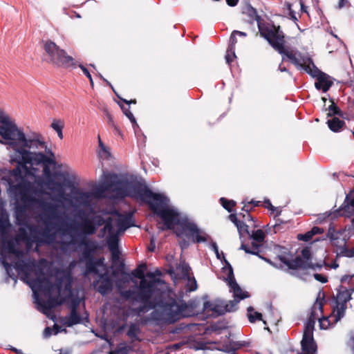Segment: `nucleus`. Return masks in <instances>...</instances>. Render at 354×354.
<instances>
[{"label": "nucleus", "mask_w": 354, "mask_h": 354, "mask_svg": "<svg viewBox=\"0 0 354 354\" xmlns=\"http://www.w3.org/2000/svg\"><path fill=\"white\" fill-rule=\"evenodd\" d=\"M12 149V158L17 167L10 171L2 180L7 183L8 190L19 196L27 207L38 205L41 219L49 224L59 216L58 202L66 201L62 183L56 182L50 166L55 165V156L39 136L32 138H24Z\"/></svg>", "instance_id": "1"}, {"label": "nucleus", "mask_w": 354, "mask_h": 354, "mask_svg": "<svg viewBox=\"0 0 354 354\" xmlns=\"http://www.w3.org/2000/svg\"><path fill=\"white\" fill-rule=\"evenodd\" d=\"M19 245L17 239L10 238L2 230L0 251L3 258L2 263L7 273L11 277L10 271L12 264L7 261L6 258L12 255L15 258L14 268L21 276V279L31 288L35 303L44 314H48L52 308L67 302L71 313L62 318L63 325L71 327L80 323L81 317L77 309L81 299L73 297V277L70 271L59 270L53 276L50 273V262L44 259L36 262Z\"/></svg>", "instance_id": "2"}, {"label": "nucleus", "mask_w": 354, "mask_h": 354, "mask_svg": "<svg viewBox=\"0 0 354 354\" xmlns=\"http://www.w3.org/2000/svg\"><path fill=\"white\" fill-rule=\"evenodd\" d=\"M94 194L98 198H122L129 196L147 203L162 220L164 224L162 230L174 229L180 224V214L176 208L167 205L168 198L161 194L153 193L142 181L129 180L115 174H109L106 176L105 180L95 188Z\"/></svg>", "instance_id": "3"}, {"label": "nucleus", "mask_w": 354, "mask_h": 354, "mask_svg": "<svg viewBox=\"0 0 354 354\" xmlns=\"http://www.w3.org/2000/svg\"><path fill=\"white\" fill-rule=\"evenodd\" d=\"M62 214L59 211V218L58 219H53L49 224H44L46 227L38 234L34 237V242H37V245L41 243L52 244L54 243L57 237V234L59 233L62 235L68 234L71 236V239L68 242H63L57 247L63 252H68L72 245L76 244L75 236H82L86 235L93 234L96 232V227L88 218L82 219V221L77 222L75 221H71L66 224H61L58 227H53V222L55 221H59L62 218Z\"/></svg>", "instance_id": "4"}, {"label": "nucleus", "mask_w": 354, "mask_h": 354, "mask_svg": "<svg viewBox=\"0 0 354 354\" xmlns=\"http://www.w3.org/2000/svg\"><path fill=\"white\" fill-rule=\"evenodd\" d=\"M131 226H134L131 213H113L106 219L100 234L102 237L106 236V243L113 261H118L120 257L119 236Z\"/></svg>", "instance_id": "5"}, {"label": "nucleus", "mask_w": 354, "mask_h": 354, "mask_svg": "<svg viewBox=\"0 0 354 354\" xmlns=\"http://www.w3.org/2000/svg\"><path fill=\"white\" fill-rule=\"evenodd\" d=\"M259 245L252 243L251 247H249L245 244H242L241 245V249L243 250L246 253L257 255L259 257ZM302 256L303 258L297 257L294 259H289L286 254L278 255L277 259L280 261L279 265L273 263L271 260L267 258L261 257V256L260 257L272 266L281 268L287 267L288 268L292 270L301 269L306 270L311 269L315 270L317 269H320L322 267V264L321 263H313L310 262V252L308 250H304L302 251Z\"/></svg>", "instance_id": "6"}, {"label": "nucleus", "mask_w": 354, "mask_h": 354, "mask_svg": "<svg viewBox=\"0 0 354 354\" xmlns=\"http://www.w3.org/2000/svg\"><path fill=\"white\" fill-rule=\"evenodd\" d=\"M82 260L85 261V276L94 273L100 277V279L94 281L93 286L102 295L107 294L112 289L113 284L108 275V269L104 264V259H95L93 257L91 251L86 250L82 253Z\"/></svg>", "instance_id": "7"}, {"label": "nucleus", "mask_w": 354, "mask_h": 354, "mask_svg": "<svg viewBox=\"0 0 354 354\" xmlns=\"http://www.w3.org/2000/svg\"><path fill=\"white\" fill-rule=\"evenodd\" d=\"M146 269L147 266L141 264L131 272L133 277L140 279L136 299L143 303H147L151 298L156 287L163 282L160 278H156V275L161 274L159 270L147 273L146 277L150 279L148 281L145 275Z\"/></svg>", "instance_id": "8"}, {"label": "nucleus", "mask_w": 354, "mask_h": 354, "mask_svg": "<svg viewBox=\"0 0 354 354\" xmlns=\"http://www.w3.org/2000/svg\"><path fill=\"white\" fill-rule=\"evenodd\" d=\"M0 136L2 144L12 149L24 141L26 136L23 129L19 127L14 120L0 109Z\"/></svg>", "instance_id": "9"}, {"label": "nucleus", "mask_w": 354, "mask_h": 354, "mask_svg": "<svg viewBox=\"0 0 354 354\" xmlns=\"http://www.w3.org/2000/svg\"><path fill=\"white\" fill-rule=\"evenodd\" d=\"M259 35L277 52L283 50V44L286 43L285 35L281 27L272 21H259Z\"/></svg>", "instance_id": "10"}, {"label": "nucleus", "mask_w": 354, "mask_h": 354, "mask_svg": "<svg viewBox=\"0 0 354 354\" xmlns=\"http://www.w3.org/2000/svg\"><path fill=\"white\" fill-rule=\"evenodd\" d=\"M44 49L48 62L65 68L77 66L74 59L68 55L66 51L61 49L55 42L50 40L44 41Z\"/></svg>", "instance_id": "11"}, {"label": "nucleus", "mask_w": 354, "mask_h": 354, "mask_svg": "<svg viewBox=\"0 0 354 354\" xmlns=\"http://www.w3.org/2000/svg\"><path fill=\"white\" fill-rule=\"evenodd\" d=\"M342 281L351 283L353 285V288L348 289L342 286L337 290V295L335 297V306L333 307L331 317H334L336 322L339 321L344 316L347 308V302L351 299V295L354 292V274L344 277Z\"/></svg>", "instance_id": "12"}, {"label": "nucleus", "mask_w": 354, "mask_h": 354, "mask_svg": "<svg viewBox=\"0 0 354 354\" xmlns=\"http://www.w3.org/2000/svg\"><path fill=\"white\" fill-rule=\"evenodd\" d=\"M187 308V305L183 301L177 302L176 300L173 299L169 303L162 304L160 306V309L156 310L153 312V314H156L160 310V317H156L155 315H153V317L157 319H161L171 323L178 320L181 317H185L187 315L185 312Z\"/></svg>", "instance_id": "13"}, {"label": "nucleus", "mask_w": 354, "mask_h": 354, "mask_svg": "<svg viewBox=\"0 0 354 354\" xmlns=\"http://www.w3.org/2000/svg\"><path fill=\"white\" fill-rule=\"evenodd\" d=\"M278 53L283 56V60L285 59V57H287L297 68L303 69L306 73L310 72V68L314 67V64L310 58L302 55L295 48H286L285 44H283V50Z\"/></svg>", "instance_id": "14"}, {"label": "nucleus", "mask_w": 354, "mask_h": 354, "mask_svg": "<svg viewBox=\"0 0 354 354\" xmlns=\"http://www.w3.org/2000/svg\"><path fill=\"white\" fill-rule=\"evenodd\" d=\"M229 286L230 287L231 291L233 292L234 299L232 301H230L227 304H225L223 309L218 310L220 314H223L225 312H231L234 311L236 308L237 304L241 299H244L245 298L249 297L248 292L242 290V289L239 287V286L236 283L234 279L233 271L231 266H230L229 269Z\"/></svg>", "instance_id": "15"}, {"label": "nucleus", "mask_w": 354, "mask_h": 354, "mask_svg": "<svg viewBox=\"0 0 354 354\" xmlns=\"http://www.w3.org/2000/svg\"><path fill=\"white\" fill-rule=\"evenodd\" d=\"M307 73L312 76L317 77L315 86L317 89L322 90L323 92L328 91L333 84L330 77L319 71L315 65L314 67L310 68V72Z\"/></svg>", "instance_id": "16"}, {"label": "nucleus", "mask_w": 354, "mask_h": 354, "mask_svg": "<svg viewBox=\"0 0 354 354\" xmlns=\"http://www.w3.org/2000/svg\"><path fill=\"white\" fill-rule=\"evenodd\" d=\"M184 230L186 236L192 239L194 242L201 243L207 241V235L194 223H187L185 225Z\"/></svg>", "instance_id": "17"}, {"label": "nucleus", "mask_w": 354, "mask_h": 354, "mask_svg": "<svg viewBox=\"0 0 354 354\" xmlns=\"http://www.w3.org/2000/svg\"><path fill=\"white\" fill-rule=\"evenodd\" d=\"M131 280L130 276L129 274L122 272L121 274L120 278H119L115 284L116 286L120 293V295L126 298V299H131L137 300V295H136L135 292L131 290H123L124 286L129 283Z\"/></svg>", "instance_id": "18"}, {"label": "nucleus", "mask_w": 354, "mask_h": 354, "mask_svg": "<svg viewBox=\"0 0 354 354\" xmlns=\"http://www.w3.org/2000/svg\"><path fill=\"white\" fill-rule=\"evenodd\" d=\"M302 354H316L317 346L313 335H303L301 342Z\"/></svg>", "instance_id": "19"}, {"label": "nucleus", "mask_w": 354, "mask_h": 354, "mask_svg": "<svg viewBox=\"0 0 354 354\" xmlns=\"http://www.w3.org/2000/svg\"><path fill=\"white\" fill-rule=\"evenodd\" d=\"M324 230L322 228L315 226L305 234H299L297 235V239L303 241H309L313 239V236L322 234Z\"/></svg>", "instance_id": "20"}, {"label": "nucleus", "mask_w": 354, "mask_h": 354, "mask_svg": "<svg viewBox=\"0 0 354 354\" xmlns=\"http://www.w3.org/2000/svg\"><path fill=\"white\" fill-rule=\"evenodd\" d=\"M92 194L91 192H84L77 191L74 193V198L76 201L82 205H88L90 203Z\"/></svg>", "instance_id": "21"}, {"label": "nucleus", "mask_w": 354, "mask_h": 354, "mask_svg": "<svg viewBox=\"0 0 354 354\" xmlns=\"http://www.w3.org/2000/svg\"><path fill=\"white\" fill-rule=\"evenodd\" d=\"M190 272L191 268L185 261H181L176 267V274L180 278L185 279L192 274Z\"/></svg>", "instance_id": "22"}, {"label": "nucleus", "mask_w": 354, "mask_h": 354, "mask_svg": "<svg viewBox=\"0 0 354 354\" xmlns=\"http://www.w3.org/2000/svg\"><path fill=\"white\" fill-rule=\"evenodd\" d=\"M322 301L317 300L311 308L310 317L319 320L322 314Z\"/></svg>", "instance_id": "23"}, {"label": "nucleus", "mask_w": 354, "mask_h": 354, "mask_svg": "<svg viewBox=\"0 0 354 354\" xmlns=\"http://www.w3.org/2000/svg\"><path fill=\"white\" fill-rule=\"evenodd\" d=\"M98 147L99 157L103 160L109 159L111 157L110 149L102 142L100 136H98Z\"/></svg>", "instance_id": "24"}, {"label": "nucleus", "mask_w": 354, "mask_h": 354, "mask_svg": "<svg viewBox=\"0 0 354 354\" xmlns=\"http://www.w3.org/2000/svg\"><path fill=\"white\" fill-rule=\"evenodd\" d=\"M243 14L246 15L249 17L248 21L250 23L252 24L254 21H256L257 22V26L259 25V21L263 20L257 15V10L252 6H248L243 12Z\"/></svg>", "instance_id": "25"}, {"label": "nucleus", "mask_w": 354, "mask_h": 354, "mask_svg": "<svg viewBox=\"0 0 354 354\" xmlns=\"http://www.w3.org/2000/svg\"><path fill=\"white\" fill-rule=\"evenodd\" d=\"M344 124V122L337 118L328 120V125L330 130L337 132L339 131Z\"/></svg>", "instance_id": "26"}, {"label": "nucleus", "mask_w": 354, "mask_h": 354, "mask_svg": "<svg viewBox=\"0 0 354 354\" xmlns=\"http://www.w3.org/2000/svg\"><path fill=\"white\" fill-rule=\"evenodd\" d=\"M333 316V313L328 317H323L319 319V326L322 329H327L331 325H333L334 324L337 323V322L335 321L334 317H331Z\"/></svg>", "instance_id": "27"}, {"label": "nucleus", "mask_w": 354, "mask_h": 354, "mask_svg": "<svg viewBox=\"0 0 354 354\" xmlns=\"http://www.w3.org/2000/svg\"><path fill=\"white\" fill-rule=\"evenodd\" d=\"M237 35L245 37L247 36V34L245 32H241V31H239V30L232 31V32L230 35V44H229L228 48H232L233 49H235V45L237 42L236 37Z\"/></svg>", "instance_id": "28"}, {"label": "nucleus", "mask_w": 354, "mask_h": 354, "mask_svg": "<svg viewBox=\"0 0 354 354\" xmlns=\"http://www.w3.org/2000/svg\"><path fill=\"white\" fill-rule=\"evenodd\" d=\"M315 321V319L309 317L306 324L303 335H313Z\"/></svg>", "instance_id": "29"}, {"label": "nucleus", "mask_w": 354, "mask_h": 354, "mask_svg": "<svg viewBox=\"0 0 354 354\" xmlns=\"http://www.w3.org/2000/svg\"><path fill=\"white\" fill-rule=\"evenodd\" d=\"M130 347L126 343H121L115 350H111L109 354H128Z\"/></svg>", "instance_id": "30"}, {"label": "nucleus", "mask_w": 354, "mask_h": 354, "mask_svg": "<svg viewBox=\"0 0 354 354\" xmlns=\"http://www.w3.org/2000/svg\"><path fill=\"white\" fill-rule=\"evenodd\" d=\"M185 279L187 281L186 286L188 291H194L197 289V283L192 274L185 277Z\"/></svg>", "instance_id": "31"}, {"label": "nucleus", "mask_w": 354, "mask_h": 354, "mask_svg": "<svg viewBox=\"0 0 354 354\" xmlns=\"http://www.w3.org/2000/svg\"><path fill=\"white\" fill-rule=\"evenodd\" d=\"M248 319L250 322H254L257 320L262 319V315L260 313L254 311L252 307L248 308Z\"/></svg>", "instance_id": "32"}, {"label": "nucleus", "mask_w": 354, "mask_h": 354, "mask_svg": "<svg viewBox=\"0 0 354 354\" xmlns=\"http://www.w3.org/2000/svg\"><path fill=\"white\" fill-rule=\"evenodd\" d=\"M140 333L139 327L136 324H131L128 330L127 335L129 337L138 339V335Z\"/></svg>", "instance_id": "33"}, {"label": "nucleus", "mask_w": 354, "mask_h": 354, "mask_svg": "<svg viewBox=\"0 0 354 354\" xmlns=\"http://www.w3.org/2000/svg\"><path fill=\"white\" fill-rule=\"evenodd\" d=\"M251 237L254 241L262 243L265 239V233L262 230H257L252 233Z\"/></svg>", "instance_id": "34"}, {"label": "nucleus", "mask_w": 354, "mask_h": 354, "mask_svg": "<svg viewBox=\"0 0 354 354\" xmlns=\"http://www.w3.org/2000/svg\"><path fill=\"white\" fill-rule=\"evenodd\" d=\"M220 202L223 207L228 212H232V207L235 205V202L234 201H230L225 198H221Z\"/></svg>", "instance_id": "35"}, {"label": "nucleus", "mask_w": 354, "mask_h": 354, "mask_svg": "<svg viewBox=\"0 0 354 354\" xmlns=\"http://www.w3.org/2000/svg\"><path fill=\"white\" fill-rule=\"evenodd\" d=\"M339 254L341 256H346V257H351L352 256L351 251L346 249V241L344 239L342 240V245L339 247Z\"/></svg>", "instance_id": "36"}, {"label": "nucleus", "mask_w": 354, "mask_h": 354, "mask_svg": "<svg viewBox=\"0 0 354 354\" xmlns=\"http://www.w3.org/2000/svg\"><path fill=\"white\" fill-rule=\"evenodd\" d=\"M236 227L241 236L243 235L244 234H249L248 226L245 223L244 221H240V223L237 224Z\"/></svg>", "instance_id": "37"}, {"label": "nucleus", "mask_w": 354, "mask_h": 354, "mask_svg": "<svg viewBox=\"0 0 354 354\" xmlns=\"http://www.w3.org/2000/svg\"><path fill=\"white\" fill-rule=\"evenodd\" d=\"M236 57L234 49L232 48H227L226 55H225V59L227 64H230L234 58Z\"/></svg>", "instance_id": "38"}, {"label": "nucleus", "mask_w": 354, "mask_h": 354, "mask_svg": "<svg viewBox=\"0 0 354 354\" xmlns=\"http://www.w3.org/2000/svg\"><path fill=\"white\" fill-rule=\"evenodd\" d=\"M50 127L57 132L63 130L64 124L61 120H53Z\"/></svg>", "instance_id": "39"}, {"label": "nucleus", "mask_w": 354, "mask_h": 354, "mask_svg": "<svg viewBox=\"0 0 354 354\" xmlns=\"http://www.w3.org/2000/svg\"><path fill=\"white\" fill-rule=\"evenodd\" d=\"M328 111V115H338L339 113V109L333 102L329 106Z\"/></svg>", "instance_id": "40"}, {"label": "nucleus", "mask_w": 354, "mask_h": 354, "mask_svg": "<svg viewBox=\"0 0 354 354\" xmlns=\"http://www.w3.org/2000/svg\"><path fill=\"white\" fill-rule=\"evenodd\" d=\"M104 112H105V115H106V119H107V122H108L109 125L110 127H115V125L116 124L114 122L113 118L111 115V114L109 112V111L107 109H105Z\"/></svg>", "instance_id": "41"}, {"label": "nucleus", "mask_w": 354, "mask_h": 354, "mask_svg": "<svg viewBox=\"0 0 354 354\" xmlns=\"http://www.w3.org/2000/svg\"><path fill=\"white\" fill-rule=\"evenodd\" d=\"M124 113L126 116L130 120V121L133 123H136V118H134L133 113L129 110V109L122 108Z\"/></svg>", "instance_id": "42"}, {"label": "nucleus", "mask_w": 354, "mask_h": 354, "mask_svg": "<svg viewBox=\"0 0 354 354\" xmlns=\"http://www.w3.org/2000/svg\"><path fill=\"white\" fill-rule=\"evenodd\" d=\"M243 210L246 212L245 214H243V221L245 222L247 221H252V217L251 215L248 213L249 209L247 205H245L243 208Z\"/></svg>", "instance_id": "43"}, {"label": "nucleus", "mask_w": 354, "mask_h": 354, "mask_svg": "<svg viewBox=\"0 0 354 354\" xmlns=\"http://www.w3.org/2000/svg\"><path fill=\"white\" fill-rule=\"evenodd\" d=\"M314 277L317 281L322 283H326L328 281L327 277L321 274H315Z\"/></svg>", "instance_id": "44"}, {"label": "nucleus", "mask_w": 354, "mask_h": 354, "mask_svg": "<svg viewBox=\"0 0 354 354\" xmlns=\"http://www.w3.org/2000/svg\"><path fill=\"white\" fill-rule=\"evenodd\" d=\"M78 66L80 67V68L82 71V72L84 73V74L88 78V79H91V75L90 73V72L88 71V70L84 67L82 64H79Z\"/></svg>", "instance_id": "45"}, {"label": "nucleus", "mask_w": 354, "mask_h": 354, "mask_svg": "<svg viewBox=\"0 0 354 354\" xmlns=\"http://www.w3.org/2000/svg\"><path fill=\"white\" fill-rule=\"evenodd\" d=\"M230 220L234 223V225L236 226L238 223H240V221L237 218L236 215L234 214H232L229 216Z\"/></svg>", "instance_id": "46"}, {"label": "nucleus", "mask_w": 354, "mask_h": 354, "mask_svg": "<svg viewBox=\"0 0 354 354\" xmlns=\"http://www.w3.org/2000/svg\"><path fill=\"white\" fill-rule=\"evenodd\" d=\"M53 334V329L50 327H46L44 330V336L47 338Z\"/></svg>", "instance_id": "47"}, {"label": "nucleus", "mask_w": 354, "mask_h": 354, "mask_svg": "<svg viewBox=\"0 0 354 354\" xmlns=\"http://www.w3.org/2000/svg\"><path fill=\"white\" fill-rule=\"evenodd\" d=\"M212 246L213 250L214 251V252L216 254L217 258L218 259H221V254L219 253L218 248L216 243H213Z\"/></svg>", "instance_id": "48"}, {"label": "nucleus", "mask_w": 354, "mask_h": 354, "mask_svg": "<svg viewBox=\"0 0 354 354\" xmlns=\"http://www.w3.org/2000/svg\"><path fill=\"white\" fill-rule=\"evenodd\" d=\"M112 128L113 129L115 134L118 135L120 136H122V133L117 124H115V127H113Z\"/></svg>", "instance_id": "49"}, {"label": "nucleus", "mask_w": 354, "mask_h": 354, "mask_svg": "<svg viewBox=\"0 0 354 354\" xmlns=\"http://www.w3.org/2000/svg\"><path fill=\"white\" fill-rule=\"evenodd\" d=\"M226 1L230 6H234L238 3L239 0H226Z\"/></svg>", "instance_id": "50"}, {"label": "nucleus", "mask_w": 354, "mask_h": 354, "mask_svg": "<svg viewBox=\"0 0 354 354\" xmlns=\"http://www.w3.org/2000/svg\"><path fill=\"white\" fill-rule=\"evenodd\" d=\"M348 2V0H339V8H343Z\"/></svg>", "instance_id": "51"}, {"label": "nucleus", "mask_w": 354, "mask_h": 354, "mask_svg": "<svg viewBox=\"0 0 354 354\" xmlns=\"http://www.w3.org/2000/svg\"><path fill=\"white\" fill-rule=\"evenodd\" d=\"M154 248H155V243L153 241V239H151V246L149 248V250L150 251H153Z\"/></svg>", "instance_id": "52"}, {"label": "nucleus", "mask_w": 354, "mask_h": 354, "mask_svg": "<svg viewBox=\"0 0 354 354\" xmlns=\"http://www.w3.org/2000/svg\"><path fill=\"white\" fill-rule=\"evenodd\" d=\"M266 204H267L266 207L270 208V209H272V210L274 209V207L272 205V204H271V203L270 202V201H266Z\"/></svg>", "instance_id": "53"}, {"label": "nucleus", "mask_w": 354, "mask_h": 354, "mask_svg": "<svg viewBox=\"0 0 354 354\" xmlns=\"http://www.w3.org/2000/svg\"><path fill=\"white\" fill-rule=\"evenodd\" d=\"M351 342H352V347L351 349L353 351V353L354 354V337H351Z\"/></svg>", "instance_id": "54"}, {"label": "nucleus", "mask_w": 354, "mask_h": 354, "mask_svg": "<svg viewBox=\"0 0 354 354\" xmlns=\"http://www.w3.org/2000/svg\"><path fill=\"white\" fill-rule=\"evenodd\" d=\"M339 266V265L336 263V262H334L331 265H330V268H333V269H336L337 267Z\"/></svg>", "instance_id": "55"}, {"label": "nucleus", "mask_w": 354, "mask_h": 354, "mask_svg": "<svg viewBox=\"0 0 354 354\" xmlns=\"http://www.w3.org/2000/svg\"><path fill=\"white\" fill-rule=\"evenodd\" d=\"M279 70L280 71H281V72H284V71H287V70H286V67L282 66V65H281V64H280V65H279Z\"/></svg>", "instance_id": "56"}, {"label": "nucleus", "mask_w": 354, "mask_h": 354, "mask_svg": "<svg viewBox=\"0 0 354 354\" xmlns=\"http://www.w3.org/2000/svg\"><path fill=\"white\" fill-rule=\"evenodd\" d=\"M58 175L62 176L63 178H66L68 175V174L66 171H64Z\"/></svg>", "instance_id": "57"}, {"label": "nucleus", "mask_w": 354, "mask_h": 354, "mask_svg": "<svg viewBox=\"0 0 354 354\" xmlns=\"http://www.w3.org/2000/svg\"><path fill=\"white\" fill-rule=\"evenodd\" d=\"M123 101H124L126 104H129L130 103H134V104H136V101L135 100H131V101H128V100H123Z\"/></svg>", "instance_id": "58"}, {"label": "nucleus", "mask_w": 354, "mask_h": 354, "mask_svg": "<svg viewBox=\"0 0 354 354\" xmlns=\"http://www.w3.org/2000/svg\"><path fill=\"white\" fill-rule=\"evenodd\" d=\"M57 136L58 137L60 138V139H62L63 138V133H62V130H61L60 131H57Z\"/></svg>", "instance_id": "59"}, {"label": "nucleus", "mask_w": 354, "mask_h": 354, "mask_svg": "<svg viewBox=\"0 0 354 354\" xmlns=\"http://www.w3.org/2000/svg\"><path fill=\"white\" fill-rule=\"evenodd\" d=\"M12 350L15 353H17V354H20V353H21L20 351H19V350H18V349H17V348H12Z\"/></svg>", "instance_id": "60"}, {"label": "nucleus", "mask_w": 354, "mask_h": 354, "mask_svg": "<svg viewBox=\"0 0 354 354\" xmlns=\"http://www.w3.org/2000/svg\"><path fill=\"white\" fill-rule=\"evenodd\" d=\"M88 80H89V82H90L91 86L92 87H93L94 83H93V81L92 77H91V79H88Z\"/></svg>", "instance_id": "61"}, {"label": "nucleus", "mask_w": 354, "mask_h": 354, "mask_svg": "<svg viewBox=\"0 0 354 354\" xmlns=\"http://www.w3.org/2000/svg\"><path fill=\"white\" fill-rule=\"evenodd\" d=\"M350 205L354 207V198L351 199L350 202Z\"/></svg>", "instance_id": "62"}, {"label": "nucleus", "mask_w": 354, "mask_h": 354, "mask_svg": "<svg viewBox=\"0 0 354 354\" xmlns=\"http://www.w3.org/2000/svg\"><path fill=\"white\" fill-rule=\"evenodd\" d=\"M106 341L108 343V344L109 345V346L111 347L112 346V343L111 342V341L108 339H106Z\"/></svg>", "instance_id": "63"}, {"label": "nucleus", "mask_w": 354, "mask_h": 354, "mask_svg": "<svg viewBox=\"0 0 354 354\" xmlns=\"http://www.w3.org/2000/svg\"><path fill=\"white\" fill-rule=\"evenodd\" d=\"M59 354H68V353L67 352L63 353L62 351L61 350Z\"/></svg>", "instance_id": "64"}]
</instances>
